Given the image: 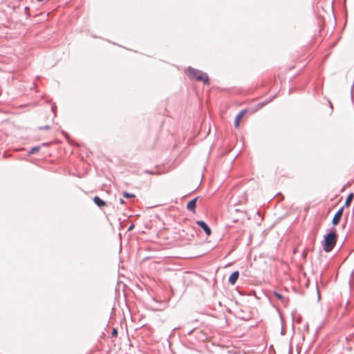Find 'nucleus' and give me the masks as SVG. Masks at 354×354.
I'll use <instances>...</instances> for the list:
<instances>
[{
  "instance_id": "obj_1",
  "label": "nucleus",
  "mask_w": 354,
  "mask_h": 354,
  "mask_svg": "<svg viewBox=\"0 0 354 354\" xmlns=\"http://www.w3.org/2000/svg\"><path fill=\"white\" fill-rule=\"evenodd\" d=\"M337 241V234L334 228L328 230L321 242L323 250L326 252H331L335 248Z\"/></svg>"
},
{
  "instance_id": "obj_2",
  "label": "nucleus",
  "mask_w": 354,
  "mask_h": 354,
  "mask_svg": "<svg viewBox=\"0 0 354 354\" xmlns=\"http://www.w3.org/2000/svg\"><path fill=\"white\" fill-rule=\"evenodd\" d=\"M187 71L189 73V76L198 82H203L204 84L209 85V79L208 75L198 69H196L192 68V66H189L187 68Z\"/></svg>"
},
{
  "instance_id": "obj_3",
  "label": "nucleus",
  "mask_w": 354,
  "mask_h": 354,
  "mask_svg": "<svg viewBox=\"0 0 354 354\" xmlns=\"http://www.w3.org/2000/svg\"><path fill=\"white\" fill-rule=\"evenodd\" d=\"M344 212V207H340L335 214L333 219H332V224L333 225L335 226L337 225L339 223V221L342 218V216L343 215Z\"/></svg>"
},
{
  "instance_id": "obj_4",
  "label": "nucleus",
  "mask_w": 354,
  "mask_h": 354,
  "mask_svg": "<svg viewBox=\"0 0 354 354\" xmlns=\"http://www.w3.org/2000/svg\"><path fill=\"white\" fill-rule=\"evenodd\" d=\"M196 223L204 231L205 234L209 236L212 234V230L209 226L204 221H196Z\"/></svg>"
},
{
  "instance_id": "obj_5",
  "label": "nucleus",
  "mask_w": 354,
  "mask_h": 354,
  "mask_svg": "<svg viewBox=\"0 0 354 354\" xmlns=\"http://www.w3.org/2000/svg\"><path fill=\"white\" fill-rule=\"evenodd\" d=\"M198 199V196H196L187 203L186 207L189 211H191L193 213L196 212V202Z\"/></svg>"
},
{
  "instance_id": "obj_6",
  "label": "nucleus",
  "mask_w": 354,
  "mask_h": 354,
  "mask_svg": "<svg viewBox=\"0 0 354 354\" xmlns=\"http://www.w3.org/2000/svg\"><path fill=\"white\" fill-rule=\"evenodd\" d=\"M239 277V272L238 270L232 272L228 279L229 283H230L231 285H234L236 283Z\"/></svg>"
},
{
  "instance_id": "obj_7",
  "label": "nucleus",
  "mask_w": 354,
  "mask_h": 354,
  "mask_svg": "<svg viewBox=\"0 0 354 354\" xmlns=\"http://www.w3.org/2000/svg\"><path fill=\"white\" fill-rule=\"evenodd\" d=\"M246 112V110H241L239 111V113L236 115L235 119H234V127H238L239 126L240 120L243 117L245 113Z\"/></svg>"
},
{
  "instance_id": "obj_8",
  "label": "nucleus",
  "mask_w": 354,
  "mask_h": 354,
  "mask_svg": "<svg viewBox=\"0 0 354 354\" xmlns=\"http://www.w3.org/2000/svg\"><path fill=\"white\" fill-rule=\"evenodd\" d=\"M93 202L99 207H103L106 205V202L97 196L93 198Z\"/></svg>"
},
{
  "instance_id": "obj_9",
  "label": "nucleus",
  "mask_w": 354,
  "mask_h": 354,
  "mask_svg": "<svg viewBox=\"0 0 354 354\" xmlns=\"http://www.w3.org/2000/svg\"><path fill=\"white\" fill-rule=\"evenodd\" d=\"M353 197H354V194L353 193H350L348 195V196L346 197L344 205L342 207H344V208L345 207H348L351 205V203L353 199Z\"/></svg>"
},
{
  "instance_id": "obj_10",
  "label": "nucleus",
  "mask_w": 354,
  "mask_h": 354,
  "mask_svg": "<svg viewBox=\"0 0 354 354\" xmlns=\"http://www.w3.org/2000/svg\"><path fill=\"white\" fill-rule=\"evenodd\" d=\"M273 294L279 300L281 301L282 303L285 301V298L281 293L274 291Z\"/></svg>"
},
{
  "instance_id": "obj_11",
  "label": "nucleus",
  "mask_w": 354,
  "mask_h": 354,
  "mask_svg": "<svg viewBox=\"0 0 354 354\" xmlns=\"http://www.w3.org/2000/svg\"><path fill=\"white\" fill-rule=\"evenodd\" d=\"M39 149H40V146L33 147L30 149V150L28 151V153L29 155L34 154V153H37V151H39Z\"/></svg>"
},
{
  "instance_id": "obj_12",
  "label": "nucleus",
  "mask_w": 354,
  "mask_h": 354,
  "mask_svg": "<svg viewBox=\"0 0 354 354\" xmlns=\"http://www.w3.org/2000/svg\"><path fill=\"white\" fill-rule=\"evenodd\" d=\"M271 101H272V99H269L268 100H265L263 102H261L259 103L257 105V109H260V108L263 107V106L266 105L267 104H268Z\"/></svg>"
},
{
  "instance_id": "obj_13",
  "label": "nucleus",
  "mask_w": 354,
  "mask_h": 354,
  "mask_svg": "<svg viewBox=\"0 0 354 354\" xmlns=\"http://www.w3.org/2000/svg\"><path fill=\"white\" fill-rule=\"evenodd\" d=\"M123 196L126 198H135V194H131V193H129L126 191L123 192Z\"/></svg>"
},
{
  "instance_id": "obj_14",
  "label": "nucleus",
  "mask_w": 354,
  "mask_h": 354,
  "mask_svg": "<svg viewBox=\"0 0 354 354\" xmlns=\"http://www.w3.org/2000/svg\"><path fill=\"white\" fill-rule=\"evenodd\" d=\"M118 335V330L115 328H113L111 331V336L115 337Z\"/></svg>"
},
{
  "instance_id": "obj_15",
  "label": "nucleus",
  "mask_w": 354,
  "mask_h": 354,
  "mask_svg": "<svg viewBox=\"0 0 354 354\" xmlns=\"http://www.w3.org/2000/svg\"><path fill=\"white\" fill-rule=\"evenodd\" d=\"M50 129V127L48 125L41 126V127H39V129H40V130H48Z\"/></svg>"
},
{
  "instance_id": "obj_16",
  "label": "nucleus",
  "mask_w": 354,
  "mask_h": 354,
  "mask_svg": "<svg viewBox=\"0 0 354 354\" xmlns=\"http://www.w3.org/2000/svg\"><path fill=\"white\" fill-rule=\"evenodd\" d=\"M188 231L190 232L191 236L194 237V233L195 232V230L193 227L188 228Z\"/></svg>"
},
{
  "instance_id": "obj_17",
  "label": "nucleus",
  "mask_w": 354,
  "mask_h": 354,
  "mask_svg": "<svg viewBox=\"0 0 354 354\" xmlns=\"http://www.w3.org/2000/svg\"><path fill=\"white\" fill-rule=\"evenodd\" d=\"M145 173L146 174H155V172L153 171H149V170H145Z\"/></svg>"
},
{
  "instance_id": "obj_18",
  "label": "nucleus",
  "mask_w": 354,
  "mask_h": 354,
  "mask_svg": "<svg viewBox=\"0 0 354 354\" xmlns=\"http://www.w3.org/2000/svg\"><path fill=\"white\" fill-rule=\"evenodd\" d=\"M134 228V224L132 223L131 225L128 227V231H131Z\"/></svg>"
},
{
  "instance_id": "obj_19",
  "label": "nucleus",
  "mask_w": 354,
  "mask_h": 354,
  "mask_svg": "<svg viewBox=\"0 0 354 354\" xmlns=\"http://www.w3.org/2000/svg\"><path fill=\"white\" fill-rule=\"evenodd\" d=\"M120 201V204H124V203H125L124 200V199H122V198H120V201Z\"/></svg>"
},
{
  "instance_id": "obj_20",
  "label": "nucleus",
  "mask_w": 354,
  "mask_h": 354,
  "mask_svg": "<svg viewBox=\"0 0 354 354\" xmlns=\"http://www.w3.org/2000/svg\"><path fill=\"white\" fill-rule=\"evenodd\" d=\"M317 295H318V299H320V294H319V292L317 286Z\"/></svg>"
},
{
  "instance_id": "obj_21",
  "label": "nucleus",
  "mask_w": 354,
  "mask_h": 354,
  "mask_svg": "<svg viewBox=\"0 0 354 354\" xmlns=\"http://www.w3.org/2000/svg\"><path fill=\"white\" fill-rule=\"evenodd\" d=\"M62 133H63V134L65 136V137H66L67 139H68V138H69V136H68L66 132L63 131Z\"/></svg>"
},
{
  "instance_id": "obj_22",
  "label": "nucleus",
  "mask_w": 354,
  "mask_h": 354,
  "mask_svg": "<svg viewBox=\"0 0 354 354\" xmlns=\"http://www.w3.org/2000/svg\"><path fill=\"white\" fill-rule=\"evenodd\" d=\"M194 330V329H192V330H188V331H187V335H191V334L192 333V332H193V330Z\"/></svg>"
},
{
  "instance_id": "obj_23",
  "label": "nucleus",
  "mask_w": 354,
  "mask_h": 354,
  "mask_svg": "<svg viewBox=\"0 0 354 354\" xmlns=\"http://www.w3.org/2000/svg\"><path fill=\"white\" fill-rule=\"evenodd\" d=\"M328 103H329V104H330V106L331 109H333V104H332V102H331L330 100H328Z\"/></svg>"
},
{
  "instance_id": "obj_24",
  "label": "nucleus",
  "mask_w": 354,
  "mask_h": 354,
  "mask_svg": "<svg viewBox=\"0 0 354 354\" xmlns=\"http://www.w3.org/2000/svg\"><path fill=\"white\" fill-rule=\"evenodd\" d=\"M54 109H55L54 106H52V111H53V112L55 111V110H54Z\"/></svg>"
},
{
  "instance_id": "obj_25",
  "label": "nucleus",
  "mask_w": 354,
  "mask_h": 354,
  "mask_svg": "<svg viewBox=\"0 0 354 354\" xmlns=\"http://www.w3.org/2000/svg\"><path fill=\"white\" fill-rule=\"evenodd\" d=\"M47 143H43L42 145H47Z\"/></svg>"
}]
</instances>
